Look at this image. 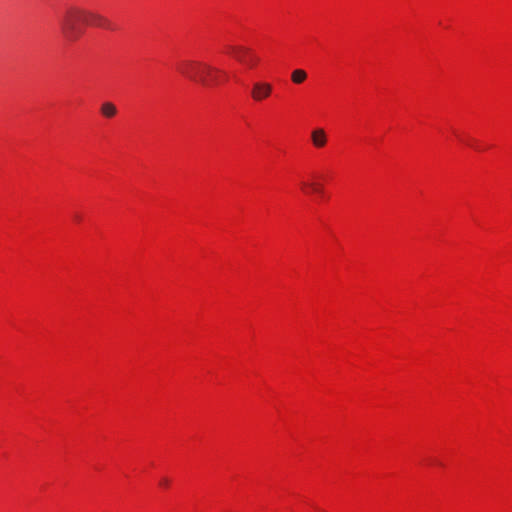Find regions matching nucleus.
Masks as SVG:
<instances>
[{
    "label": "nucleus",
    "instance_id": "0eeeda50",
    "mask_svg": "<svg viewBox=\"0 0 512 512\" xmlns=\"http://www.w3.org/2000/svg\"><path fill=\"white\" fill-rule=\"evenodd\" d=\"M101 114L106 118H112L117 114L116 106L111 102H104L100 108Z\"/></svg>",
    "mask_w": 512,
    "mask_h": 512
},
{
    "label": "nucleus",
    "instance_id": "ddd939ff",
    "mask_svg": "<svg viewBox=\"0 0 512 512\" xmlns=\"http://www.w3.org/2000/svg\"><path fill=\"white\" fill-rule=\"evenodd\" d=\"M169 483H170V481H169V479H167V478H162V479L160 480V485H161V486H163V487H168V486H169Z\"/></svg>",
    "mask_w": 512,
    "mask_h": 512
},
{
    "label": "nucleus",
    "instance_id": "20e7f679",
    "mask_svg": "<svg viewBox=\"0 0 512 512\" xmlns=\"http://www.w3.org/2000/svg\"><path fill=\"white\" fill-rule=\"evenodd\" d=\"M311 141L314 147L322 148L327 143V135L324 129L316 128L311 132Z\"/></svg>",
    "mask_w": 512,
    "mask_h": 512
},
{
    "label": "nucleus",
    "instance_id": "9b49d317",
    "mask_svg": "<svg viewBox=\"0 0 512 512\" xmlns=\"http://www.w3.org/2000/svg\"><path fill=\"white\" fill-rule=\"evenodd\" d=\"M259 62V58L251 51V53L248 55L246 62H244L245 65L252 68Z\"/></svg>",
    "mask_w": 512,
    "mask_h": 512
},
{
    "label": "nucleus",
    "instance_id": "4468645a",
    "mask_svg": "<svg viewBox=\"0 0 512 512\" xmlns=\"http://www.w3.org/2000/svg\"><path fill=\"white\" fill-rule=\"evenodd\" d=\"M75 219H76L77 221H78V220H80V216L76 215V216H75Z\"/></svg>",
    "mask_w": 512,
    "mask_h": 512
},
{
    "label": "nucleus",
    "instance_id": "9d476101",
    "mask_svg": "<svg viewBox=\"0 0 512 512\" xmlns=\"http://www.w3.org/2000/svg\"><path fill=\"white\" fill-rule=\"evenodd\" d=\"M302 188L303 189L310 188L313 192L318 193V194H322L323 193V188L318 183H306V182H303L302 183Z\"/></svg>",
    "mask_w": 512,
    "mask_h": 512
},
{
    "label": "nucleus",
    "instance_id": "1a4fd4ad",
    "mask_svg": "<svg viewBox=\"0 0 512 512\" xmlns=\"http://www.w3.org/2000/svg\"><path fill=\"white\" fill-rule=\"evenodd\" d=\"M307 78V73L302 69H296L292 72L291 79L294 83L300 84Z\"/></svg>",
    "mask_w": 512,
    "mask_h": 512
},
{
    "label": "nucleus",
    "instance_id": "423d86ee",
    "mask_svg": "<svg viewBox=\"0 0 512 512\" xmlns=\"http://www.w3.org/2000/svg\"><path fill=\"white\" fill-rule=\"evenodd\" d=\"M106 18L98 13L85 10V22L84 24L90 25V26H97L100 27L101 23H105Z\"/></svg>",
    "mask_w": 512,
    "mask_h": 512
},
{
    "label": "nucleus",
    "instance_id": "f8f14e48",
    "mask_svg": "<svg viewBox=\"0 0 512 512\" xmlns=\"http://www.w3.org/2000/svg\"><path fill=\"white\" fill-rule=\"evenodd\" d=\"M100 27L106 28V29H113L111 22L106 18L105 23H101Z\"/></svg>",
    "mask_w": 512,
    "mask_h": 512
},
{
    "label": "nucleus",
    "instance_id": "f257e3e1",
    "mask_svg": "<svg viewBox=\"0 0 512 512\" xmlns=\"http://www.w3.org/2000/svg\"><path fill=\"white\" fill-rule=\"evenodd\" d=\"M59 27L62 35L68 41L76 40L81 34L80 23L85 22V9L68 6L59 16Z\"/></svg>",
    "mask_w": 512,
    "mask_h": 512
},
{
    "label": "nucleus",
    "instance_id": "7ed1b4c3",
    "mask_svg": "<svg viewBox=\"0 0 512 512\" xmlns=\"http://www.w3.org/2000/svg\"><path fill=\"white\" fill-rule=\"evenodd\" d=\"M273 90V86L268 82L258 81L252 85L251 97L256 102L267 99Z\"/></svg>",
    "mask_w": 512,
    "mask_h": 512
},
{
    "label": "nucleus",
    "instance_id": "f03ea898",
    "mask_svg": "<svg viewBox=\"0 0 512 512\" xmlns=\"http://www.w3.org/2000/svg\"><path fill=\"white\" fill-rule=\"evenodd\" d=\"M178 70L183 76L204 86L208 85L206 74L221 73V69L217 67L194 60L183 61L179 65Z\"/></svg>",
    "mask_w": 512,
    "mask_h": 512
},
{
    "label": "nucleus",
    "instance_id": "6e6552de",
    "mask_svg": "<svg viewBox=\"0 0 512 512\" xmlns=\"http://www.w3.org/2000/svg\"><path fill=\"white\" fill-rule=\"evenodd\" d=\"M206 77L208 78V85H217V84H220L222 82V80H224V78L226 77V73L221 70V73H211V74H206Z\"/></svg>",
    "mask_w": 512,
    "mask_h": 512
},
{
    "label": "nucleus",
    "instance_id": "39448f33",
    "mask_svg": "<svg viewBox=\"0 0 512 512\" xmlns=\"http://www.w3.org/2000/svg\"><path fill=\"white\" fill-rule=\"evenodd\" d=\"M228 50L234 54V57L237 61L244 64L248 55L251 53V49L244 46H228Z\"/></svg>",
    "mask_w": 512,
    "mask_h": 512
}]
</instances>
